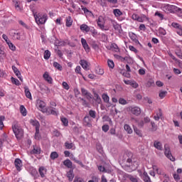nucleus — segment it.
<instances>
[{
	"instance_id": "f257e3e1",
	"label": "nucleus",
	"mask_w": 182,
	"mask_h": 182,
	"mask_svg": "<svg viewBox=\"0 0 182 182\" xmlns=\"http://www.w3.org/2000/svg\"><path fill=\"white\" fill-rule=\"evenodd\" d=\"M33 16L35 18L37 25H45L48 21V14L42 12H34Z\"/></svg>"
},
{
	"instance_id": "f03ea898",
	"label": "nucleus",
	"mask_w": 182,
	"mask_h": 182,
	"mask_svg": "<svg viewBox=\"0 0 182 182\" xmlns=\"http://www.w3.org/2000/svg\"><path fill=\"white\" fill-rule=\"evenodd\" d=\"M12 130L17 139V140H21L23 137V129L18 122H14L12 124Z\"/></svg>"
},
{
	"instance_id": "7ed1b4c3",
	"label": "nucleus",
	"mask_w": 182,
	"mask_h": 182,
	"mask_svg": "<svg viewBox=\"0 0 182 182\" xmlns=\"http://www.w3.org/2000/svg\"><path fill=\"white\" fill-rule=\"evenodd\" d=\"M36 107H38V110H41L43 113L46 112V103L45 102L38 100L36 101Z\"/></svg>"
},
{
	"instance_id": "20e7f679",
	"label": "nucleus",
	"mask_w": 182,
	"mask_h": 182,
	"mask_svg": "<svg viewBox=\"0 0 182 182\" xmlns=\"http://www.w3.org/2000/svg\"><path fill=\"white\" fill-rule=\"evenodd\" d=\"M105 23H106V20L105 19V17L100 16L97 20V26H99V28L102 29V31H106V29H105Z\"/></svg>"
},
{
	"instance_id": "39448f33",
	"label": "nucleus",
	"mask_w": 182,
	"mask_h": 182,
	"mask_svg": "<svg viewBox=\"0 0 182 182\" xmlns=\"http://www.w3.org/2000/svg\"><path fill=\"white\" fill-rule=\"evenodd\" d=\"M177 7L176 6L170 5V4H164L161 6L162 11L166 12V14H168V12H173V9H176Z\"/></svg>"
},
{
	"instance_id": "423d86ee",
	"label": "nucleus",
	"mask_w": 182,
	"mask_h": 182,
	"mask_svg": "<svg viewBox=\"0 0 182 182\" xmlns=\"http://www.w3.org/2000/svg\"><path fill=\"white\" fill-rule=\"evenodd\" d=\"M107 49L108 50H112V52H115L116 53H119L120 52V48H119V46L116 44V43H111L110 46H107Z\"/></svg>"
},
{
	"instance_id": "0eeeda50",
	"label": "nucleus",
	"mask_w": 182,
	"mask_h": 182,
	"mask_svg": "<svg viewBox=\"0 0 182 182\" xmlns=\"http://www.w3.org/2000/svg\"><path fill=\"white\" fill-rule=\"evenodd\" d=\"M81 93H82V96H84V97H85V99H87V100H92V93H90L89 91H87V90L85 89V88H81Z\"/></svg>"
},
{
	"instance_id": "6e6552de",
	"label": "nucleus",
	"mask_w": 182,
	"mask_h": 182,
	"mask_svg": "<svg viewBox=\"0 0 182 182\" xmlns=\"http://www.w3.org/2000/svg\"><path fill=\"white\" fill-rule=\"evenodd\" d=\"M165 151H164V154L167 159L171 160V161H174L175 159L173 157V155H171V151H170V148L168 146H166L165 145L164 146Z\"/></svg>"
},
{
	"instance_id": "1a4fd4ad",
	"label": "nucleus",
	"mask_w": 182,
	"mask_h": 182,
	"mask_svg": "<svg viewBox=\"0 0 182 182\" xmlns=\"http://www.w3.org/2000/svg\"><path fill=\"white\" fill-rule=\"evenodd\" d=\"M129 110H130L131 113L135 116H139L141 113V109L139 107H129Z\"/></svg>"
},
{
	"instance_id": "9d476101",
	"label": "nucleus",
	"mask_w": 182,
	"mask_h": 182,
	"mask_svg": "<svg viewBox=\"0 0 182 182\" xmlns=\"http://www.w3.org/2000/svg\"><path fill=\"white\" fill-rule=\"evenodd\" d=\"M15 167L17 170V171H21L22 170V161L19 159H16L14 161Z\"/></svg>"
},
{
	"instance_id": "9b49d317",
	"label": "nucleus",
	"mask_w": 182,
	"mask_h": 182,
	"mask_svg": "<svg viewBox=\"0 0 182 182\" xmlns=\"http://www.w3.org/2000/svg\"><path fill=\"white\" fill-rule=\"evenodd\" d=\"M81 43L85 52H87V53H88V52H90V47H89V44H87V41H86V39L82 38Z\"/></svg>"
},
{
	"instance_id": "f8f14e48",
	"label": "nucleus",
	"mask_w": 182,
	"mask_h": 182,
	"mask_svg": "<svg viewBox=\"0 0 182 182\" xmlns=\"http://www.w3.org/2000/svg\"><path fill=\"white\" fill-rule=\"evenodd\" d=\"M84 124L87 127H92V118L89 115L84 117Z\"/></svg>"
},
{
	"instance_id": "ddd939ff",
	"label": "nucleus",
	"mask_w": 182,
	"mask_h": 182,
	"mask_svg": "<svg viewBox=\"0 0 182 182\" xmlns=\"http://www.w3.org/2000/svg\"><path fill=\"white\" fill-rule=\"evenodd\" d=\"M30 124L36 128V130L41 129V124L37 119H30Z\"/></svg>"
},
{
	"instance_id": "4468645a",
	"label": "nucleus",
	"mask_w": 182,
	"mask_h": 182,
	"mask_svg": "<svg viewBox=\"0 0 182 182\" xmlns=\"http://www.w3.org/2000/svg\"><path fill=\"white\" fill-rule=\"evenodd\" d=\"M12 70L14 72L16 76H17V77L19 79V80H21V82H23V79L22 78V76H21V72L19 71V70H18V68L15 65L12 66Z\"/></svg>"
},
{
	"instance_id": "2eb2a0df",
	"label": "nucleus",
	"mask_w": 182,
	"mask_h": 182,
	"mask_svg": "<svg viewBox=\"0 0 182 182\" xmlns=\"http://www.w3.org/2000/svg\"><path fill=\"white\" fill-rule=\"evenodd\" d=\"M38 173L42 178H45L46 173H48V169L45 166H41L38 168Z\"/></svg>"
},
{
	"instance_id": "dca6fc26",
	"label": "nucleus",
	"mask_w": 182,
	"mask_h": 182,
	"mask_svg": "<svg viewBox=\"0 0 182 182\" xmlns=\"http://www.w3.org/2000/svg\"><path fill=\"white\" fill-rule=\"evenodd\" d=\"M132 19H133V21H137V22H144V17L140 16L136 14H132Z\"/></svg>"
},
{
	"instance_id": "f3484780",
	"label": "nucleus",
	"mask_w": 182,
	"mask_h": 182,
	"mask_svg": "<svg viewBox=\"0 0 182 182\" xmlns=\"http://www.w3.org/2000/svg\"><path fill=\"white\" fill-rule=\"evenodd\" d=\"M45 113H46L47 114H53V116H58L56 109H52L49 107L46 108Z\"/></svg>"
},
{
	"instance_id": "a211bd4d",
	"label": "nucleus",
	"mask_w": 182,
	"mask_h": 182,
	"mask_svg": "<svg viewBox=\"0 0 182 182\" xmlns=\"http://www.w3.org/2000/svg\"><path fill=\"white\" fill-rule=\"evenodd\" d=\"M80 65L84 68L85 70H89V63L86 60H80Z\"/></svg>"
},
{
	"instance_id": "6ab92c4d",
	"label": "nucleus",
	"mask_w": 182,
	"mask_h": 182,
	"mask_svg": "<svg viewBox=\"0 0 182 182\" xmlns=\"http://www.w3.org/2000/svg\"><path fill=\"white\" fill-rule=\"evenodd\" d=\"M161 117H163V112H161V109H159V110L156 113V115L154 116V120L159 122V120H160Z\"/></svg>"
},
{
	"instance_id": "aec40b11",
	"label": "nucleus",
	"mask_w": 182,
	"mask_h": 182,
	"mask_svg": "<svg viewBox=\"0 0 182 182\" xmlns=\"http://www.w3.org/2000/svg\"><path fill=\"white\" fill-rule=\"evenodd\" d=\"M43 77L45 79V80H46V82H48V83H52L53 82V79L52 77H50V75H49V73L48 72H45V73L43 75Z\"/></svg>"
},
{
	"instance_id": "412c9836",
	"label": "nucleus",
	"mask_w": 182,
	"mask_h": 182,
	"mask_svg": "<svg viewBox=\"0 0 182 182\" xmlns=\"http://www.w3.org/2000/svg\"><path fill=\"white\" fill-rule=\"evenodd\" d=\"M154 147H155V149H157V150H163V144L159 141H154Z\"/></svg>"
},
{
	"instance_id": "4be33fe9",
	"label": "nucleus",
	"mask_w": 182,
	"mask_h": 182,
	"mask_svg": "<svg viewBox=\"0 0 182 182\" xmlns=\"http://www.w3.org/2000/svg\"><path fill=\"white\" fill-rule=\"evenodd\" d=\"M31 154H41V147L35 145L33 150L31 151Z\"/></svg>"
},
{
	"instance_id": "5701e85b",
	"label": "nucleus",
	"mask_w": 182,
	"mask_h": 182,
	"mask_svg": "<svg viewBox=\"0 0 182 182\" xmlns=\"http://www.w3.org/2000/svg\"><path fill=\"white\" fill-rule=\"evenodd\" d=\"M73 23V20H72V17L70 16H68L66 18V21H65V26L68 28H70Z\"/></svg>"
},
{
	"instance_id": "b1692460",
	"label": "nucleus",
	"mask_w": 182,
	"mask_h": 182,
	"mask_svg": "<svg viewBox=\"0 0 182 182\" xmlns=\"http://www.w3.org/2000/svg\"><path fill=\"white\" fill-rule=\"evenodd\" d=\"M81 8H82V11H83L84 14H85L86 16H93V13L89 11L87 8L84 7L83 6H81Z\"/></svg>"
},
{
	"instance_id": "393cba45",
	"label": "nucleus",
	"mask_w": 182,
	"mask_h": 182,
	"mask_svg": "<svg viewBox=\"0 0 182 182\" xmlns=\"http://www.w3.org/2000/svg\"><path fill=\"white\" fill-rule=\"evenodd\" d=\"M129 36L133 42L135 43H139V40H137V36L134 33H129Z\"/></svg>"
},
{
	"instance_id": "a878e982",
	"label": "nucleus",
	"mask_w": 182,
	"mask_h": 182,
	"mask_svg": "<svg viewBox=\"0 0 182 182\" xmlns=\"http://www.w3.org/2000/svg\"><path fill=\"white\" fill-rule=\"evenodd\" d=\"M80 31H82V32H90V27H89L86 24H82L80 26Z\"/></svg>"
},
{
	"instance_id": "bb28decb",
	"label": "nucleus",
	"mask_w": 182,
	"mask_h": 182,
	"mask_svg": "<svg viewBox=\"0 0 182 182\" xmlns=\"http://www.w3.org/2000/svg\"><path fill=\"white\" fill-rule=\"evenodd\" d=\"M124 129L125 130V132H127L128 134H132V133H133V129H132V127H130V125L127 124H125L124 125Z\"/></svg>"
},
{
	"instance_id": "cd10ccee",
	"label": "nucleus",
	"mask_w": 182,
	"mask_h": 182,
	"mask_svg": "<svg viewBox=\"0 0 182 182\" xmlns=\"http://www.w3.org/2000/svg\"><path fill=\"white\" fill-rule=\"evenodd\" d=\"M24 92L26 97L32 100V94H31V91L29 90V88L28 87H24Z\"/></svg>"
},
{
	"instance_id": "c85d7f7f",
	"label": "nucleus",
	"mask_w": 182,
	"mask_h": 182,
	"mask_svg": "<svg viewBox=\"0 0 182 182\" xmlns=\"http://www.w3.org/2000/svg\"><path fill=\"white\" fill-rule=\"evenodd\" d=\"M142 178L144 182H151V180L150 179V176H149V174L146 171L143 173Z\"/></svg>"
},
{
	"instance_id": "c756f323",
	"label": "nucleus",
	"mask_w": 182,
	"mask_h": 182,
	"mask_svg": "<svg viewBox=\"0 0 182 182\" xmlns=\"http://www.w3.org/2000/svg\"><path fill=\"white\" fill-rule=\"evenodd\" d=\"M67 177H68L69 181H72L73 180V178H75V174H73V169H71L68 172H67Z\"/></svg>"
},
{
	"instance_id": "7c9ffc66",
	"label": "nucleus",
	"mask_w": 182,
	"mask_h": 182,
	"mask_svg": "<svg viewBox=\"0 0 182 182\" xmlns=\"http://www.w3.org/2000/svg\"><path fill=\"white\" fill-rule=\"evenodd\" d=\"M113 14H114V16H116V18H119V16H122V15H123V13L119 9H114Z\"/></svg>"
},
{
	"instance_id": "2f4dec72",
	"label": "nucleus",
	"mask_w": 182,
	"mask_h": 182,
	"mask_svg": "<svg viewBox=\"0 0 182 182\" xmlns=\"http://www.w3.org/2000/svg\"><path fill=\"white\" fill-rule=\"evenodd\" d=\"M63 164L64 166H65V167H67L68 168H72L73 167V164L72 162L70 161V159H66L63 161Z\"/></svg>"
},
{
	"instance_id": "473e14b6",
	"label": "nucleus",
	"mask_w": 182,
	"mask_h": 182,
	"mask_svg": "<svg viewBox=\"0 0 182 182\" xmlns=\"http://www.w3.org/2000/svg\"><path fill=\"white\" fill-rule=\"evenodd\" d=\"M11 36H13V39H14V41H19V39H21V33H11Z\"/></svg>"
},
{
	"instance_id": "72a5a7b5",
	"label": "nucleus",
	"mask_w": 182,
	"mask_h": 182,
	"mask_svg": "<svg viewBox=\"0 0 182 182\" xmlns=\"http://www.w3.org/2000/svg\"><path fill=\"white\" fill-rule=\"evenodd\" d=\"M58 157H59V154H58V152L56 151L51 152L50 155V159H51V160H55V159H58Z\"/></svg>"
},
{
	"instance_id": "f704fd0d",
	"label": "nucleus",
	"mask_w": 182,
	"mask_h": 182,
	"mask_svg": "<svg viewBox=\"0 0 182 182\" xmlns=\"http://www.w3.org/2000/svg\"><path fill=\"white\" fill-rule=\"evenodd\" d=\"M20 112L22 114V116L25 117L27 114L26 112V108H25V106L21 105L20 106Z\"/></svg>"
},
{
	"instance_id": "c9c22d12",
	"label": "nucleus",
	"mask_w": 182,
	"mask_h": 182,
	"mask_svg": "<svg viewBox=\"0 0 182 182\" xmlns=\"http://www.w3.org/2000/svg\"><path fill=\"white\" fill-rule=\"evenodd\" d=\"M11 80L12 83H14V85H16V86H20L21 82H19V80H18L14 77H11Z\"/></svg>"
},
{
	"instance_id": "e433bc0d",
	"label": "nucleus",
	"mask_w": 182,
	"mask_h": 182,
	"mask_svg": "<svg viewBox=\"0 0 182 182\" xmlns=\"http://www.w3.org/2000/svg\"><path fill=\"white\" fill-rule=\"evenodd\" d=\"M94 97L95 98V102L98 103V105H100V103H102V99L97 93L94 94Z\"/></svg>"
},
{
	"instance_id": "4c0bfd02",
	"label": "nucleus",
	"mask_w": 182,
	"mask_h": 182,
	"mask_svg": "<svg viewBox=\"0 0 182 182\" xmlns=\"http://www.w3.org/2000/svg\"><path fill=\"white\" fill-rule=\"evenodd\" d=\"M102 100L105 102V103H109V95H107V94H102Z\"/></svg>"
},
{
	"instance_id": "58836bf2",
	"label": "nucleus",
	"mask_w": 182,
	"mask_h": 182,
	"mask_svg": "<svg viewBox=\"0 0 182 182\" xmlns=\"http://www.w3.org/2000/svg\"><path fill=\"white\" fill-rule=\"evenodd\" d=\"M49 58H50V51H49V50H46L44 52V59L48 60Z\"/></svg>"
},
{
	"instance_id": "ea45409f",
	"label": "nucleus",
	"mask_w": 182,
	"mask_h": 182,
	"mask_svg": "<svg viewBox=\"0 0 182 182\" xmlns=\"http://www.w3.org/2000/svg\"><path fill=\"white\" fill-rule=\"evenodd\" d=\"M73 146H75L73 144V143H70L69 141L65 142V149H73Z\"/></svg>"
},
{
	"instance_id": "a19ab883",
	"label": "nucleus",
	"mask_w": 182,
	"mask_h": 182,
	"mask_svg": "<svg viewBox=\"0 0 182 182\" xmlns=\"http://www.w3.org/2000/svg\"><path fill=\"white\" fill-rule=\"evenodd\" d=\"M53 66L58 70H62V65H60V64H59L58 62H54L53 63Z\"/></svg>"
},
{
	"instance_id": "79ce46f5",
	"label": "nucleus",
	"mask_w": 182,
	"mask_h": 182,
	"mask_svg": "<svg viewBox=\"0 0 182 182\" xmlns=\"http://www.w3.org/2000/svg\"><path fill=\"white\" fill-rule=\"evenodd\" d=\"M90 117L92 119H96V111L90 109L89 111Z\"/></svg>"
},
{
	"instance_id": "37998d69",
	"label": "nucleus",
	"mask_w": 182,
	"mask_h": 182,
	"mask_svg": "<svg viewBox=\"0 0 182 182\" xmlns=\"http://www.w3.org/2000/svg\"><path fill=\"white\" fill-rule=\"evenodd\" d=\"M61 122L63 124V126H65V127L68 126L69 124V121L68 120V119L63 117L61 118Z\"/></svg>"
},
{
	"instance_id": "c03bdc74",
	"label": "nucleus",
	"mask_w": 182,
	"mask_h": 182,
	"mask_svg": "<svg viewBox=\"0 0 182 182\" xmlns=\"http://www.w3.org/2000/svg\"><path fill=\"white\" fill-rule=\"evenodd\" d=\"M4 120H5L4 116L0 117V130H2L4 129Z\"/></svg>"
},
{
	"instance_id": "a18cd8bd",
	"label": "nucleus",
	"mask_w": 182,
	"mask_h": 182,
	"mask_svg": "<svg viewBox=\"0 0 182 182\" xmlns=\"http://www.w3.org/2000/svg\"><path fill=\"white\" fill-rule=\"evenodd\" d=\"M80 70H82V68H80V65H77L76 67V68L75 69V73H77L78 75H80L81 76H83V74H82V72H80Z\"/></svg>"
},
{
	"instance_id": "49530a36",
	"label": "nucleus",
	"mask_w": 182,
	"mask_h": 182,
	"mask_svg": "<svg viewBox=\"0 0 182 182\" xmlns=\"http://www.w3.org/2000/svg\"><path fill=\"white\" fill-rule=\"evenodd\" d=\"M118 102L119 103V105H122L124 106V105H127V100H124V98H119L118 100Z\"/></svg>"
},
{
	"instance_id": "de8ad7c7",
	"label": "nucleus",
	"mask_w": 182,
	"mask_h": 182,
	"mask_svg": "<svg viewBox=\"0 0 182 182\" xmlns=\"http://www.w3.org/2000/svg\"><path fill=\"white\" fill-rule=\"evenodd\" d=\"M7 45L9 46V49H11V50H16V47L11 41L9 43H7Z\"/></svg>"
},
{
	"instance_id": "09e8293b",
	"label": "nucleus",
	"mask_w": 182,
	"mask_h": 182,
	"mask_svg": "<svg viewBox=\"0 0 182 182\" xmlns=\"http://www.w3.org/2000/svg\"><path fill=\"white\" fill-rule=\"evenodd\" d=\"M107 65L110 69H113L114 68V62H113L112 60H107Z\"/></svg>"
},
{
	"instance_id": "8fccbe9b",
	"label": "nucleus",
	"mask_w": 182,
	"mask_h": 182,
	"mask_svg": "<svg viewBox=\"0 0 182 182\" xmlns=\"http://www.w3.org/2000/svg\"><path fill=\"white\" fill-rule=\"evenodd\" d=\"M41 134L39 133V129H36L35 139L36 140H41Z\"/></svg>"
},
{
	"instance_id": "3c124183",
	"label": "nucleus",
	"mask_w": 182,
	"mask_h": 182,
	"mask_svg": "<svg viewBox=\"0 0 182 182\" xmlns=\"http://www.w3.org/2000/svg\"><path fill=\"white\" fill-rule=\"evenodd\" d=\"M73 161H75V163H77V164H79V166H80L81 167H85V165L83 164V163L80 161L76 159V158H73Z\"/></svg>"
},
{
	"instance_id": "603ef678",
	"label": "nucleus",
	"mask_w": 182,
	"mask_h": 182,
	"mask_svg": "<svg viewBox=\"0 0 182 182\" xmlns=\"http://www.w3.org/2000/svg\"><path fill=\"white\" fill-rule=\"evenodd\" d=\"M73 161H75V163H77V164H79V166H80L81 167H85V165L83 164V163L80 161L76 159V158H73Z\"/></svg>"
},
{
	"instance_id": "864d4df0",
	"label": "nucleus",
	"mask_w": 182,
	"mask_h": 182,
	"mask_svg": "<svg viewBox=\"0 0 182 182\" xmlns=\"http://www.w3.org/2000/svg\"><path fill=\"white\" fill-rule=\"evenodd\" d=\"M152 168L154 170V171H156L157 174H161L163 173L161 169L159 168L157 166H153Z\"/></svg>"
},
{
	"instance_id": "5fc2aeb1",
	"label": "nucleus",
	"mask_w": 182,
	"mask_h": 182,
	"mask_svg": "<svg viewBox=\"0 0 182 182\" xmlns=\"http://www.w3.org/2000/svg\"><path fill=\"white\" fill-rule=\"evenodd\" d=\"M134 132L136 133V134H137V136H139V137H141L142 134H141V131H140V129L134 127Z\"/></svg>"
},
{
	"instance_id": "6e6d98bb",
	"label": "nucleus",
	"mask_w": 182,
	"mask_h": 182,
	"mask_svg": "<svg viewBox=\"0 0 182 182\" xmlns=\"http://www.w3.org/2000/svg\"><path fill=\"white\" fill-rule=\"evenodd\" d=\"M166 95H167V92L166 91H161L159 92V97H160V99H164V97H166Z\"/></svg>"
},
{
	"instance_id": "4d7b16f0",
	"label": "nucleus",
	"mask_w": 182,
	"mask_h": 182,
	"mask_svg": "<svg viewBox=\"0 0 182 182\" xmlns=\"http://www.w3.org/2000/svg\"><path fill=\"white\" fill-rule=\"evenodd\" d=\"M102 132H105V133H107L109 132V125L108 124H104L102 127Z\"/></svg>"
},
{
	"instance_id": "13d9d810",
	"label": "nucleus",
	"mask_w": 182,
	"mask_h": 182,
	"mask_svg": "<svg viewBox=\"0 0 182 182\" xmlns=\"http://www.w3.org/2000/svg\"><path fill=\"white\" fill-rule=\"evenodd\" d=\"M155 16H159V18L161 19V21H163L164 19V15L161 14V13L156 11L155 13Z\"/></svg>"
},
{
	"instance_id": "bf43d9fd",
	"label": "nucleus",
	"mask_w": 182,
	"mask_h": 182,
	"mask_svg": "<svg viewBox=\"0 0 182 182\" xmlns=\"http://www.w3.org/2000/svg\"><path fill=\"white\" fill-rule=\"evenodd\" d=\"M63 89H65V90H69V89H70L69 84L66 82H63Z\"/></svg>"
},
{
	"instance_id": "052dcab7",
	"label": "nucleus",
	"mask_w": 182,
	"mask_h": 182,
	"mask_svg": "<svg viewBox=\"0 0 182 182\" xmlns=\"http://www.w3.org/2000/svg\"><path fill=\"white\" fill-rule=\"evenodd\" d=\"M92 48H93V49H95V50H97V49H99V45H97V43H96V41H93L91 44Z\"/></svg>"
},
{
	"instance_id": "680f3d73",
	"label": "nucleus",
	"mask_w": 182,
	"mask_h": 182,
	"mask_svg": "<svg viewBox=\"0 0 182 182\" xmlns=\"http://www.w3.org/2000/svg\"><path fill=\"white\" fill-rule=\"evenodd\" d=\"M80 100H81V102H82V106H89V103L87 102V101H86V100H85V98L80 97Z\"/></svg>"
},
{
	"instance_id": "e2e57ef3",
	"label": "nucleus",
	"mask_w": 182,
	"mask_h": 182,
	"mask_svg": "<svg viewBox=\"0 0 182 182\" xmlns=\"http://www.w3.org/2000/svg\"><path fill=\"white\" fill-rule=\"evenodd\" d=\"M171 26H173V28H176V29H178V28H181V26L180 24H178V23H172Z\"/></svg>"
},
{
	"instance_id": "0e129e2a",
	"label": "nucleus",
	"mask_w": 182,
	"mask_h": 182,
	"mask_svg": "<svg viewBox=\"0 0 182 182\" xmlns=\"http://www.w3.org/2000/svg\"><path fill=\"white\" fill-rule=\"evenodd\" d=\"M151 124L152 127V132H156V130H157V125H156V123H154V122H151Z\"/></svg>"
},
{
	"instance_id": "69168bd1",
	"label": "nucleus",
	"mask_w": 182,
	"mask_h": 182,
	"mask_svg": "<svg viewBox=\"0 0 182 182\" xmlns=\"http://www.w3.org/2000/svg\"><path fill=\"white\" fill-rule=\"evenodd\" d=\"M129 50H132V52H134V53H137V49H136V48H134V46H129Z\"/></svg>"
},
{
	"instance_id": "338daca9",
	"label": "nucleus",
	"mask_w": 182,
	"mask_h": 182,
	"mask_svg": "<svg viewBox=\"0 0 182 182\" xmlns=\"http://www.w3.org/2000/svg\"><path fill=\"white\" fill-rule=\"evenodd\" d=\"M129 180H130V181H132V182H139V181H137V178H136V177H134V176H129Z\"/></svg>"
},
{
	"instance_id": "774afa93",
	"label": "nucleus",
	"mask_w": 182,
	"mask_h": 182,
	"mask_svg": "<svg viewBox=\"0 0 182 182\" xmlns=\"http://www.w3.org/2000/svg\"><path fill=\"white\" fill-rule=\"evenodd\" d=\"M176 33H178V35H180V36H182V27L181 26V28H177Z\"/></svg>"
}]
</instances>
